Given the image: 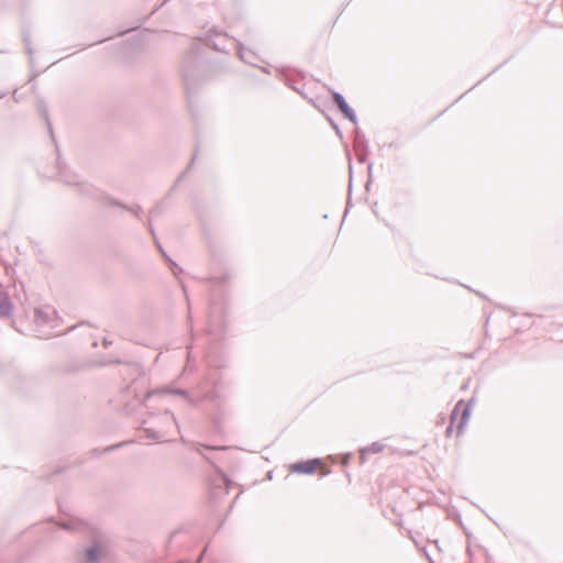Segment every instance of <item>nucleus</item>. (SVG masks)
<instances>
[{
  "label": "nucleus",
  "instance_id": "obj_5",
  "mask_svg": "<svg viewBox=\"0 0 563 563\" xmlns=\"http://www.w3.org/2000/svg\"><path fill=\"white\" fill-rule=\"evenodd\" d=\"M10 311V303L4 296H0V314H8Z\"/></svg>",
  "mask_w": 563,
  "mask_h": 563
},
{
  "label": "nucleus",
  "instance_id": "obj_4",
  "mask_svg": "<svg viewBox=\"0 0 563 563\" xmlns=\"http://www.w3.org/2000/svg\"><path fill=\"white\" fill-rule=\"evenodd\" d=\"M101 553V549L99 547L91 548L87 551V560L88 562H95L97 561L98 556Z\"/></svg>",
  "mask_w": 563,
  "mask_h": 563
},
{
  "label": "nucleus",
  "instance_id": "obj_1",
  "mask_svg": "<svg viewBox=\"0 0 563 563\" xmlns=\"http://www.w3.org/2000/svg\"><path fill=\"white\" fill-rule=\"evenodd\" d=\"M472 412V404L464 400L459 401L452 413L450 424L446 428V437L461 435L467 424Z\"/></svg>",
  "mask_w": 563,
  "mask_h": 563
},
{
  "label": "nucleus",
  "instance_id": "obj_2",
  "mask_svg": "<svg viewBox=\"0 0 563 563\" xmlns=\"http://www.w3.org/2000/svg\"><path fill=\"white\" fill-rule=\"evenodd\" d=\"M320 467L321 462L319 460H309L290 465V471L302 474H312Z\"/></svg>",
  "mask_w": 563,
  "mask_h": 563
},
{
  "label": "nucleus",
  "instance_id": "obj_3",
  "mask_svg": "<svg viewBox=\"0 0 563 563\" xmlns=\"http://www.w3.org/2000/svg\"><path fill=\"white\" fill-rule=\"evenodd\" d=\"M334 101L343 113L351 117L352 110L350 109L349 104L346 103V101L344 100V98L341 95L335 93Z\"/></svg>",
  "mask_w": 563,
  "mask_h": 563
}]
</instances>
